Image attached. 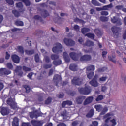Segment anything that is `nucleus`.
I'll return each mask as SVG.
<instances>
[{"mask_svg":"<svg viewBox=\"0 0 126 126\" xmlns=\"http://www.w3.org/2000/svg\"><path fill=\"white\" fill-rule=\"evenodd\" d=\"M6 1L10 5H13L14 4V1L13 0H6Z\"/></svg>","mask_w":126,"mask_h":126,"instance_id":"59","label":"nucleus"},{"mask_svg":"<svg viewBox=\"0 0 126 126\" xmlns=\"http://www.w3.org/2000/svg\"><path fill=\"white\" fill-rule=\"evenodd\" d=\"M81 31L82 34H86V33H87V32H89V31H90V29L88 28L84 27L81 29Z\"/></svg>","mask_w":126,"mask_h":126,"instance_id":"35","label":"nucleus"},{"mask_svg":"<svg viewBox=\"0 0 126 126\" xmlns=\"http://www.w3.org/2000/svg\"><path fill=\"white\" fill-rule=\"evenodd\" d=\"M11 59L14 63H20V58L16 54H13Z\"/></svg>","mask_w":126,"mask_h":126,"instance_id":"12","label":"nucleus"},{"mask_svg":"<svg viewBox=\"0 0 126 126\" xmlns=\"http://www.w3.org/2000/svg\"><path fill=\"white\" fill-rule=\"evenodd\" d=\"M10 58V54L8 53V52L6 51V55L5 57V60H9Z\"/></svg>","mask_w":126,"mask_h":126,"instance_id":"61","label":"nucleus"},{"mask_svg":"<svg viewBox=\"0 0 126 126\" xmlns=\"http://www.w3.org/2000/svg\"><path fill=\"white\" fill-rule=\"evenodd\" d=\"M22 2L25 4L26 6H30L31 5V3L29 0H22Z\"/></svg>","mask_w":126,"mask_h":126,"instance_id":"43","label":"nucleus"},{"mask_svg":"<svg viewBox=\"0 0 126 126\" xmlns=\"http://www.w3.org/2000/svg\"><path fill=\"white\" fill-rule=\"evenodd\" d=\"M0 113L2 116H6L9 114V110L6 107H3L1 108Z\"/></svg>","mask_w":126,"mask_h":126,"instance_id":"18","label":"nucleus"},{"mask_svg":"<svg viewBox=\"0 0 126 126\" xmlns=\"http://www.w3.org/2000/svg\"><path fill=\"white\" fill-rule=\"evenodd\" d=\"M94 32L96 35L98 36V37H101V36L102 35V32H101L99 29H95Z\"/></svg>","mask_w":126,"mask_h":126,"instance_id":"37","label":"nucleus"},{"mask_svg":"<svg viewBox=\"0 0 126 126\" xmlns=\"http://www.w3.org/2000/svg\"><path fill=\"white\" fill-rule=\"evenodd\" d=\"M85 98L86 97L82 95L77 97L75 99L76 103H77V105H81L83 101L85 100Z\"/></svg>","mask_w":126,"mask_h":126,"instance_id":"11","label":"nucleus"},{"mask_svg":"<svg viewBox=\"0 0 126 126\" xmlns=\"http://www.w3.org/2000/svg\"><path fill=\"white\" fill-rule=\"evenodd\" d=\"M86 70L87 71H94L95 70V66L91 65L86 67Z\"/></svg>","mask_w":126,"mask_h":126,"instance_id":"30","label":"nucleus"},{"mask_svg":"<svg viewBox=\"0 0 126 126\" xmlns=\"http://www.w3.org/2000/svg\"><path fill=\"white\" fill-rule=\"evenodd\" d=\"M89 83L92 85V86H94V87H97L98 85H99V83L97 80L92 79L91 81L89 82Z\"/></svg>","mask_w":126,"mask_h":126,"instance_id":"24","label":"nucleus"},{"mask_svg":"<svg viewBox=\"0 0 126 126\" xmlns=\"http://www.w3.org/2000/svg\"><path fill=\"white\" fill-rule=\"evenodd\" d=\"M52 103V98L51 97H48L47 100H45V104L46 105H49Z\"/></svg>","mask_w":126,"mask_h":126,"instance_id":"52","label":"nucleus"},{"mask_svg":"<svg viewBox=\"0 0 126 126\" xmlns=\"http://www.w3.org/2000/svg\"><path fill=\"white\" fill-rule=\"evenodd\" d=\"M73 28L76 31H78L80 29V27L78 25H74Z\"/></svg>","mask_w":126,"mask_h":126,"instance_id":"62","label":"nucleus"},{"mask_svg":"<svg viewBox=\"0 0 126 126\" xmlns=\"http://www.w3.org/2000/svg\"><path fill=\"white\" fill-rule=\"evenodd\" d=\"M94 115V109H92L90 110L89 113L86 114L87 118H92Z\"/></svg>","mask_w":126,"mask_h":126,"instance_id":"27","label":"nucleus"},{"mask_svg":"<svg viewBox=\"0 0 126 126\" xmlns=\"http://www.w3.org/2000/svg\"><path fill=\"white\" fill-rule=\"evenodd\" d=\"M107 79H108V77L103 76L99 78V82H105V81H106V80H107Z\"/></svg>","mask_w":126,"mask_h":126,"instance_id":"48","label":"nucleus"},{"mask_svg":"<svg viewBox=\"0 0 126 126\" xmlns=\"http://www.w3.org/2000/svg\"><path fill=\"white\" fill-rule=\"evenodd\" d=\"M69 69L72 71H76L77 70V65L76 64H71L69 66Z\"/></svg>","mask_w":126,"mask_h":126,"instance_id":"25","label":"nucleus"},{"mask_svg":"<svg viewBox=\"0 0 126 126\" xmlns=\"http://www.w3.org/2000/svg\"><path fill=\"white\" fill-rule=\"evenodd\" d=\"M116 9H118V10H121V9H122V11L124 12H125L126 13V8H124V6L123 5H118L116 6Z\"/></svg>","mask_w":126,"mask_h":126,"instance_id":"38","label":"nucleus"},{"mask_svg":"<svg viewBox=\"0 0 126 126\" xmlns=\"http://www.w3.org/2000/svg\"><path fill=\"white\" fill-rule=\"evenodd\" d=\"M91 3L94 6H101V3H100L97 0H92Z\"/></svg>","mask_w":126,"mask_h":126,"instance_id":"28","label":"nucleus"},{"mask_svg":"<svg viewBox=\"0 0 126 126\" xmlns=\"http://www.w3.org/2000/svg\"><path fill=\"white\" fill-rule=\"evenodd\" d=\"M94 99V97L92 96H90L88 97L84 101V105H89V104H91L92 102L93 101V99Z\"/></svg>","mask_w":126,"mask_h":126,"instance_id":"14","label":"nucleus"},{"mask_svg":"<svg viewBox=\"0 0 126 126\" xmlns=\"http://www.w3.org/2000/svg\"><path fill=\"white\" fill-rule=\"evenodd\" d=\"M69 56L73 61H78L80 58L81 62H89L91 61V55L88 54H85L82 56V53L80 51H77L76 52H70L69 53Z\"/></svg>","mask_w":126,"mask_h":126,"instance_id":"1","label":"nucleus"},{"mask_svg":"<svg viewBox=\"0 0 126 126\" xmlns=\"http://www.w3.org/2000/svg\"><path fill=\"white\" fill-rule=\"evenodd\" d=\"M31 123L33 126H43V123L41 121L32 120Z\"/></svg>","mask_w":126,"mask_h":126,"instance_id":"17","label":"nucleus"},{"mask_svg":"<svg viewBox=\"0 0 126 126\" xmlns=\"http://www.w3.org/2000/svg\"><path fill=\"white\" fill-rule=\"evenodd\" d=\"M99 123H98V122L97 121H94L92 122V124L90 125L89 126H98V125Z\"/></svg>","mask_w":126,"mask_h":126,"instance_id":"60","label":"nucleus"},{"mask_svg":"<svg viewBox=\"0 0 126 126\" xmlns=\"http://www.w3.org/2000/svg\"><path fill=\"white\" fill-rule=\"evenodd\" d=\"M66 105H67L68 106L72 105V101L70 100H66L63 101L62 103V108H65V106H66Z\"/></svg>","mask_w":126,"mask_h":126,"instance_id":"20","label":"nucleus"},{"mask_svg":"<svg viewBox=\"0 0 126 126\" xmlns=\"http://www.w3.org/2000/svg\"><path fill=\"white\" fill-rule=\"evenodd\" d=\"M12 13L15 15V17H19L20 16V13L16 10H12Z\"/></svg>","mask_w":126,"mask_h":126,"instance_id":"44","label":"nucleus"},{"mask_svg":"<svg viewBox=\"0 0 126 126\" xmlns=\"http://www.w3.org/2000/svg\"><path fill=\"white\" fill-rule=\"evenodd\" d=\"M85 36H86L88 38H90V39H92V40L95 39V34L94 33H88L86 34Z\"/></svg>","mask_w":126,"mask_h":126,"instance_id":"32","label":"nucleus"},{"mask_svg":"<svg viewBox=\"0 0 126 126\" xmlns=\"http://www.w3.org/2000/svg\"><path fill=\"white\" fill-rule=\"evenodd\" d=\"M87 76L89 78V79H92V77L94 76V72H90V73L87 74Z\"/></svg>","mask_w":126,"mask_h":126,"instance_id":"46","label":"nucleus"},{"mask_svg":"<svg viewBox=\"0 0 126 126\" xmlns=\"http://www.w3.org/2000/svg\"><path fill=\"white\" fill-rule=\"evenodd\" d=\"M34 60L36 63H39L40 62V57L38 54L35 55Z\"/></svg>","mask_w":126,"mask_h":126,"instance_id":"53","label":"nucleus"},{"mask_svg":"<svg viewBox=\"0 0 126 126\" xmlns=\"http://www.w3.org/2000/svg\"><path fill=\"white\" fill-rule=\"evenodd\" d=\"M113 114L111 113H108L106 114H105L104 116H103V119H106L105 120V123H106L103 126H110L109 125H108V123L110 122V120H111V117H112Z\"/></svg>","mask_w":126,"mask_h":126,"instance_id":"9","label":"nucleus"},{"mask_svg":"<svg viewBox=\"0 0 126 126\" xmlns=\"http://www.w3.org/2000/svg\"><path fill=\"white\" fill-rule=\"evenodd\" d=\"M100 14L101 15L107 16V15H109V12L107 11H102L100 12Z\"/></svg>","mask_w":126,"mask_h":126,"instance_id":"57","label":"nucleus"},{"mask_svg":"<svg viewBox=\"0 0 126 126\" xmlns=\"http://www.w3.org/2000/svg\"><path fill=\"white\" fill-rule=\"evenodd\" d=\"M99 19L102 21V22H107V21L109 20V18L108 17L101 16L100 17Z\"/></svg>","mask_w":126,"mask_h":126,"instance_id":"39","label":"nucleus"},{"mask_svg":"<svg viewBox=\"0 0 126 126\" xmlns=\"http://www.w3.org/2000/svg\"><path fill=\"white\" fill-rule=\"evenodd\" d=\"M111 22L114 24H116L117 25H122L123 23H122V21L121 20V19L117 17V16H114L111 19Z\"/></svg>","mask_w":126,"mask_h":126,"instance_id":"10","label":"nucleus"},{"mask_svg":"<svg viewBox=\"0 0 126 126\" xmlns=\"http://www.w3.org/2000/svg\"><path fill=\"white\" fill-rule=\"evenodd\" d=\"M6 103L12 109H13L14 110H16V109H17V103L14 101L13 99L9 98L7 100Z\"/></svg>","mask_w":126,"mask_h":126,"instance_id":"5","label":"nucleus"},{"mask_svg":"<svg viewBox=\"0 0 126 126\" xmlns=\"http://www.w3.org/2000/svg\"><path fill=\"white\" fill-rule=\"evenodd\" d=\"M43 116L42 113H37V114L35 113H31L30 114V118L31 119H34V118H38V117H41Z\"/></svg>","mask_w":126,"mask_h":126,"instance_id":"21","label":"nucleus"},{"mask_svg":"<svg viewBox=\"0 0 126 126\" xmlns=\"http://www.w3.org/2000/svg\"><path fill=\"white\" fill-rule=\"evenodd\" d=\"M15 24L16 26H23L24 25V23L22 22V21L20 20L16 21Z\"/></svg>","mask_w":126,"mask_h":126,"instance_id":"40","label":"nucleus"},{"mask_svg":"<svg viewBox=\"0 0 126 126\" xmlns=\"http://www.w3.org/2000/svg\"><path fill=\"white\" fill-rule=\"evenodd\" d=\"M86 46L87 47H92L94 46V42L90 40H87L85 43Z\"/></svg>","mask_w":126,"mask_h":126,"instance_id":"33","label":"nucleus"},{"mask_svg":"<svg viewBox=\"0 0 126 126\" xmlns=\"http://www.w3.org/2000/svg\"><path fill=\"white\" fill-rule=\"evenodd\" d=\"M3 73L5 75H8V74H10L11 72L9 70L4 71V69L0 68V74L3 75Z\"/></svg>","mask_w":126,"mask_h":126,"instance_id":"23","label":"nucleus"},{"mask_svg":"<svg viewBox=\"0 0 126 126\" xmlns=\"http://www.w3.org/2000/svg\"><path fill=\"white\" fill-rule=\"evenodd\" d=\"M83 80L79 76H76L73 78V79L71 80L72 84L73 85H81L82 84Z\"/></svg>","mask_w":126,"mask_h":126,"instance_id":"6","label":"nucleus"},{"mask_svg":"<svg viewBox=\"0 0 126 126\" xmlns=\"http://www.w3.org/2000/svg\"><path fill=\"white\" fill-rule=\"evenodd\" d=\"M91 87H85L84 88H81L79 89V92L80 94L83 95H89L91 93Z\"/></svg>","mask_w":126,"mask_h":126,"instance_id":"2","label":"nucleus"},{"mask_svg":"<svg viewBox=\"0 0 126 126\" xmlns=\"http://www.w3.org/2000/svg\"><path fill=\"white\" fill-rule=\"evenodd\" d=\"M111 30L113 34V36L116 38H118L119 36V34L120 32H121V28L117 26H113L111 28Z\"/></svg>","mask_w":126,"mask_h":126,"instance_id":"7","label":"nucleus"},{"mask_svg":"<svg viewBox=\"0 0 126 126\" xmlns=\"http://www.w3.org/2000/svg\"><path fill=\"white\" fill-rule=\"evenodd\" d=\"M26 53L27 54V55H29L30 56H31V55H33L35 52L34 50H26Z\"/></svg>","mask_w":126,"mask_h":126,"instance_id":"54","label":"nucleus"},{"mask_svg":"<svg viewBox=\"0 0 126 126\" xmlns=\"http://www.w3.org/2000/svg\"><path fill=\"white\" fill-rule=\"evenodd\" d=\"M104 99V95L100 94L97 96V97L95 99V101L96 102H99V101H102Z\"/></svg>","mask_w":126,"mask_h":126,"instance_id":"47","label":"nucleus"},{"mask_svg":"<svg viewBox=\"0 0 126 126\" xmlns=\"http://www.w3.org/2000/svg\"><path fill=\"white\" fill-rule=\"evenodd\" d=\"M56 46L52 48V52L55 54H59L63 52V46L60 43H57L56 44Z\"/></svg>","mask_w":126,"mask_h":126,"instance_id":"4","label":"nucleus"},{"mask_svg":"<svg viewBox=\"0 0 126 126\" xmlns=\"http://www.w3.org/2000/svg\"><path fill=\"white\" fill-rule=\"evenodd\" d=\"M51 59L52 61H56L60 59V56L57 54H52L51 55Z\"/></svg>","mask_w":126,"mask_h":126,"instance_id":"36","label":"nucleus"},{"mask_svg":"<svg viewBox=\"0 0 126 126\" xmlns=\"http://www.w3.org/2000/svg\"><path fill=\"white\" fill-rule=\"evenodd\" d=\"M94 108L97 112H101L100 115H105V114L108 112V108L104 107L103 108V106L100 104L95 105Z\"/></svg>","mask_w":126,"mask_h":126,"instance_id":"3","label":"nucleus"},{"mask_svg":"<svg viewBox=\"0 0 126 126\" xmlns=\"http://www.w3.org/2000/svg\"><path fill=\"white\" fill-rule=\"evenodd\" d=\"M63 42L67 47H73V46L75 45V41H73L71 39L65 38L63 39Z\"/></svg>","mask_w":126,"mask_h":126,"instance_id":"8","label":"nucleus"},{"mask_svg":"<svg viewBox=\"0 0 126 126\" xmlns=\"http://www.w3.org/2000/svg\"><path fill=\"white\" fill-rule=\"evenodd\" d=\"M63 55L66 63H69V62H70V58L66 52H64Z\"/></svg>","mask_w":126,"mask_h":126,"instance_id":"19","label":"nucleus"},{"mask_svg":"<svg viewBox=\"0 0 126 126\" xmlns=\"http://www.w3.org/2000/svg\"><path fill=\"white\" fill-rule=\"evenodd\" d=\"M17 49L20 54H24V50L23 49V47L22 46H18L17 47Z\"/></svg>","mask_w":126,"mask_h":126,"instance_id":"45","label":"nucleus"},{"mask_svg":"<svg viewBox=\"0 0 126 126\" xmlns=\"http://www.w3.org/2000/svg\"><path fill=\"white\" fill-rule=\"evenodd\" d=\"M52 66V64H44L43 65V68H44L45 69H48V68H51Z\"/></svg>","mask_w":126,"mask_h":126,"instance_id":"51","label":"nucleus"},{"mask_svg":"<svg viewBox=\"0 0 126 126\" xmlns=\"http://www.w3.org/2000/svg\"><path fill=\"white\" fill-rule=\"evenodd\" d=\"M110 123H112L111 126H115L116 125H117V122L115 119H113L112 120H110Z\"/></svg>","mask_w":126,"mask_h":126,"instance_id":"58","label":"nucleus"},{"mask_svg":"<svg viewBox=\"0 0 126 126\" xmlns=\"http://www.w3.org/2000/svg\"><path fill=\"white\" fill-rule=\"evenodd\" d=\"M17 69L18 70H21V69H23L25 72H27L28 71H31V68H29L28 67H26V66H17Z\"/></svg>","mask_w":126,"mask_h":126,"instance_id":"16","label":"nucleus"},{"mask_svg":"<svg viewBox=\"0 0 126 126\" xmlns=\"http://www.w3.org/2000/svg\"><path fill=\"white\" fill-rule=\"evenodd\" d=\"M34 19L35 20H40V22L44 23V21L41 16L36 15L33 17Z\"/></svg>","mask_w":126,"mask_h":126,"instance_id":"34","label":"nucleus"},{"mask_svg":"<svg viewBox=\"0 0 126 126\" xmlns=\"http://www.w3.org/2000/svg\"><path fill=\"white\" fill-rule=\"evenodd\" d=\"M6 65L8 69H13V65H12V63H11L9 62L7 63Z\"/></svg>","mask_w":126,"mask_h":126,"instance_id":"50","label":"nucleus"},{"mask_svg":"<svg viewBox=\"0 0 126 126\" xmlns=\"http://www.w3.org/2000/svg\"><path fill=\"white\" fill-rule=\"evenodd\" d=\"M40 14L43 18H46V17H48V16H50V14L49 13V12L47 11V10L45 9H41L40 10Z\"/></svg>","mask_w":126,"mask_h":126,"instance_id":"15","label":"nucleus"},{"mask_svg":"<svg viewBox=\"0 0 126 126\" xmlns=\"http://www.w3.org/2000/svg\"><path fill=\"white\" fill-rule=\"evenodd\" d=\"M113 7V4L110 3L109 5L103 6L102 7V10H109V9L112 8Z\"/></svg>","mask_w":126,"mask_h":126,"instance_id":"29","label":"nucleus"},{"mask_svg":"<svg viewBox=\"0 0 126 126\" xmlns=\"http://www.w3.org/2000/svg\"><path fill=\"white\" fill-rule=\"evenodd\" d=\"M92 51H93V49L92 48H90L88 50H84V52L86 53V54H90V53H92Z\"/></svg>","mask_w":126,"mask_h":126,"instance_id":"56","label":"nucleus"},{"mask_svg":"<svg viewBox=\"0 0 126 126\" xmlns=\"http://www.w3.org/2000/svg\"><path fill=\"white\" fill-rule=\"evenodd\" d=\"M43 33H44V31H41V30H37L35 32V35L36 36H41Z\"/></svg>","mask_w":126,"mask_h":126,"instance_id":"41","label":"nucleus"},{"mask_svg":"<svg viewBox=\"0 0 126 126\" xmlns=\"http://www.w3.org/2000/svg\"><path fill=\"white\" fill-rule=\"evenodd\" d=\"M108 68L106 67H103L102 68H99L97 69L98 72H104L105 70H107Z\"/></svg>","mask_w":126,"mask_h":126,"instance_id":"49","label":"nucleus"},{"mask_svg":"<svg viewBox=\"0 0 126 126\" xmlns=\"http://www.w3.org/2000/svg\"><path fill=\"white\" fill-rule=\"evenodd\" d=\"M25 89L26 93H29L30 92L31 89L30 86H26Z\"/></svg>","mask_w":126,"mask_h":126,"instance_id":"63","label":"nucleus"},{"mask_svg":"<svg viewBox=\"0 0 126 126\" xmlns=\"http://www.w3.org/2000/svg\"><path fill=\"white\" fill-rule=\"evenodd\" d=\"M74 22H79V23H81L82 24H85L86 22L84 21V20L82 19H80L78 18V17H76L74 19Z\"/></svg>","mask_w":126,"mask_h":126,"instance_id":"31","label":"nucleus"},{"mask_svg":"<svg viewBox=\"0 0 126 126\" xmlns=\"http://www.w3.org/2000/svg\"><path fill=\"white\" fill-rule=\"evenodd\" d=\"M52 63L55 66H58V65H61L62 64V60L61 59H58L56 60L53 61Z\"/></svg>","mask_w":126,"mask_h":126,"instance_id":"22","label":"nucleus"},{"mask_svg":"<svg viewBox=\"0 0 126 126\" xmlns=\"http://www.w3.org/2000/svg\"><path fill=\"white\" fill-rule=\"evenodd\" d=\"M62 77H61V75H55L53 77V80H57V81H59L60 80H61Z\"/></svg>","mask_w":126,"mask_h":126,"instance_id":"42","label":"nucleus"},{"mask_svg":"<svg viewBox=\"0 0 126 126\" xmlns=\"http://www.w3.org/2000/svg\"><path fill=\"white\" fill-rule=\"evenodd\" d=\"M44 60L45 61V63H51V59H50V57L48 56L45 57Z\"/></svg>","mask_w":126,"mask_h":126,"instance_id":"55","label":"nucleus"},{"mask_svg":"<svg viewBox=\"0 0 126 126\" xmlns=\"http://www.w3.org/2000/svg\"><path fill=\"white\" fill-rule=\"evenodd\" d=\"M22 126H30V125L28 123H23Z\"/></svg>","mask_w":126,"mask_h":126,"instance_id":"64","label":"nucleus"},{"mask_svg":"<svg viewBox=\"0 0 126 126\" xmlns=\"http://www.w3.org/2000/svg\"><path fill=\"white\" fill-rule=\"evenodd\" d=\"M19 123V121L18 120V118H17V117H14L13 119V121L12 123V126H18Z\"/></svg>","mask_w":126,"mask_h":126,"instance_id":"26","label":"nucleus"},{"mask_svg":"<svg viewBox=\"0 0 126 126\" xmlns=\"http://www.w3.org/2000/svg\"><path fill=\"white\" fill-rule=\"evenodd\" d=\"M16 7L18 8L20 12H24L25 9L23 8V4L21 2L16 3Z\"/></svg>","mask_w":126,"mask_h":126,"instance_id":"13","label":"nucleus"}]
</instances>
